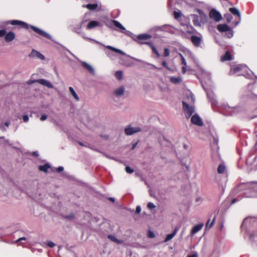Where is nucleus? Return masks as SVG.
Returning <instances> with one entry per match:
<instances>
[{
    "label": "nucleus",
    "mask_w": 257,
    "mask_h": 257,
    "mask_svg": "<svg viewBox=\"0 0 257 257\" xmlns=\"http://www.w3.org/2000/svg\"><path fill=\"white\" fill-rule=\"evenodd\" d=\"M9 23L14 26H18L20 28H25L26 29H28L30 28L35 33H37L39 35L47 38L54 42L52 37L50 35L38 27L29 25L24 22L19 20H12L10 21Z\"/></svg>",
    "instance_id": "obj_1"
},
{
    "label": "nucleus",
    "mask_w": 257,
    "mask_h": 257,
    "mask_svg": "<svg viewBox=\"0 0 257 257\" xmlns=\"http://www.w3.org/2000/svg\"><path fill=\"white\" fill-rule=\"evenodd\" d=\"M239 190H244L246 197H255L257 196V182H249L241 183L238 186Z\"/></svg>",
    "instance_id": "obj_2"
},
{
    "label": "nucleus",
    "mask_w": 257,
    "mask_h": 257,
    "mask_svg": "<svg viewBox=\"0 0 257 257\" xmlns=\"http://www.w3.org/2000/svg\"><path fill=\"white\" fill-rule=\"evenodd\" d=\"M248 68L244 64H238L231 63L230 64V75L236 74L240 76L242 75L247 78H250L251 74L248 72Z\"/></svg>",
    "instance_id": "obj_3"
},
{
    "label": "nucleus",
    "mask_w": 257,
    "mask_h": 257,
    "mask_svg": "<svg viewBox=\"0 0 257 257\" xmlns=\"http://www.w3.org/2000/svg\"><path fill=\"white\" fill-rule=\"evenodd\" d=\"M80 35V36L82 37V38H83L85 40H89L90 41H92V42H94L97 44H100V45H101L104 47H105L107 49H109L110 50L112 51V52H114L116 53H118V54H119L121 55H123V56H125L126 57H130L134 60H135L136 61H137L138 62H142V60H140V59H138L137 58H135L134 57H131V56L128 55H127L123 51H121V50L120 49H117L116 48H114L112 46H109V45H107V46H105L104 45H103L102 44H101L100 42L94 40V39H91V38H88L86 36V35H85V33L83 32L82 31H81V33L79 34Z\"/></svg>",
    "instance_id": "obj_4"
},
{
    "label": "nucleus",
    "mask_w": 257,
    "mask_h": 257,
    "mask_svg": "<svg viewBox=\"0 0 257 257\" xmlns=\"http://www.w3.org/2000/svg\"><path fill=\"white\" fill-rule=\"evenodd\" d=\"M217 28L220 32H225V36L228 38H231L233 36V30L226 24H219Z\"/></svg>",
    "instance_id": "obj_5"
},
{
    "label": "nucleus",
    "mask_w": 257,
    "mask_h": 257,
    "mask_svg": "<svg viewBox=\"0 0 257 257\" xmlns=\"http://www.w3.org/2000/svg\"><path fill=\"white\" fill-rule=\"evenodd\" d=\"M202 86L204 88V90L206 92L207 96L210 101L211 104L213 106H216L217 104V101L216 98L215 96L214 95L213 92L208 89L207 87L205 86L204 84L202 83Z\"/></svg>",
    "instance_id": "obj_6"
},
{
    "label": "nucleus",
    "mask_w": 257,
    "mask_h": 257,
    "mask_svg": "<svg viewBox=\"0 0 257 257\" xmlns=\"http://www.w3.org/2000/svg\"><path fill=\"white\" fill-rule=\"evenodd\" d=\"M221 107L228 113V115H230L235 114L240 110L238 107L230 106L226 103L222 104Z\"/></svg>",
    "instance_id": "obj_7"
},
{
    "label": "nucleus",
    "mask_w": 257,
    "mask_h": 257,
    "mask_svg": "<svg viewBox=\"0 0 257 257\" xmlns=\"http://www.w3.org/2000/svg\"><path fill=\"white\" fill-rule=\"evenodd\" d=\"M152 37L151 35L145 33L136 35L135 37L134 38V40L141 44H145L146 41L150 39Z\"/></svg>",
    "instance_id": "obj_8"
},
{
    "label": "nucleus",
    "mask_w": 257,
    "mask_h": 257,
    "mask_svg": "<svg viewBox=\"0 0 257 257\" xmlns=\"http://www.w3.org/2000/svg\"><path fill=\"white\" fill-rule=\"evenodd\" d=\"M183 109L185 113L187 118H189L194 112V108L192 106H189L186 102L183 101Z\"/></svg>",
    "instance_id": "obj_9"
},
{
    "label": "nucleus",
    "mask_w": 257,
    "mask_h": 257,
    "mask_svg": "<svg viewBox=\"0 0 257 257\" xmlns=\"http://www.w3.org/2000/svg\"><path fill=\"white\" fill-rule=\"evenodd\" d=\"M191 55H192V54L189 51H187L185 52V56H184L182 54H179V56L181 58V63L182 65H183V66L182 67V73L184 74L187 71V69H186L187 62L186 61L185 57L191 56Z\"/></svg>",
    "instance_id": "obj_10"
},
{
    "label": "nucleus",
    "mask_w": 257,
    "mask_h": 257,
    "mask_svg": "<svg viewBox=\"0 0 257 257\" xmlns=\"http://www.w3.org/2000/svg\"><path fill=\"white\" fill-rule=\"evenodd\" d=\"M209 17L216 22H219L222 18L221 14L215 9H212L209 13Z\"/></svg>",
    "instance_id": "obj_11"
},
{
    "label": "nucleus",
    "mask_w": 257,
    "mask_h": 257,
    "mask_svg": "<svg viewBox=\"0 0 257 257\" xmlns=\"http://www.w3.org/2000/svg\"><path fill=\"white\" fill-rule=\"evenodd\" d=\"M140 131H141V128L140 127H133L131 126H128L124 129L125 134L127 136L132 135Z\"/></svg>",
    "instance_id": "obj_12"
},
{
    "label": "nucleus",
    "mask_w": 257,
    "mask_h": 257,
    "mask_svg": "<svg viewBox=\"0 0 257 257\" xmlns=\"http://www.w3.org/2000/svg\"><path fill=\"white\" fill-rule=\"evenodd\" d=\"M105 24L109 28H111L113 26H114L120 30H124V27L119 22L116 20H109Z\"/></svg>",
    "instance_id": "obj_13"
},
{
    "label": "nucleus",
    "mask_w": 257,
    "mask_h": 257,
    "mask_svg": "<svg viewBox=\"0 0 257 257\" xmlns=\"http://www.w3.org/2000/svg\"><path fill=\"white\" fill-rule=\"evenodd\" d=\"M125 88L124 86H121L118 88L115 89L113 92V95L119 98L123 96L124 93Z\"/></svg>",
    "instance_id": "obj_14"
},
{
    "label": "nucleus",
    "mask_w": 257,
    "mask_h": 257,
    "mask_svg": "<svg viewBox=\"0 0 257 257\" xmlns=\"http://www.w3.org/2000/svg\"><path fill=\"white\" fill-rule=\"evenodd\" d=\"M191 121L193 124L200 126H202L203 124L201 118L197 114L193 115L191 118Z\"/></svg>",
    "instance_id": "obj_15"
},
{
    "label": "nucleus",
    "mask_w": 257,
    "mask_h": 257,
    "mask_svg": "<svg viewBox=\"0 0 257 257\" xmlns=\"http://www.w3.org/2000/svg\"><path fill=\"white\" fill-rule=\"evenodd\" d=\"M229 11L232 15H236L238 17V20L235 23V26H237L240 23L241 20V15L239 10L235 8H230L229 9Z\"/></svg>",
    "instance_id": "obj_16"
},
{
    "label": "nucleus",
    "mask_w": 257,
    "mask_h": 257,
    "mask_svg": "<svg viewBox=\"0 0 257 257\" xmlns=\"http://www.w3.org/2000/svg\"><path fill=\"white\" fill-rule=\"evenodd\" d=\"M202 37L201 34L199 36H192L191 37V40L194 46L198 47L200 45L202 41Z\"/></svg>",
    "instance_id": "obj_17"
},
{
    "label": "nucleus",
    "mask_w": 257,
    "mask_h": 257,
    "mask_svg": "<svg viewBox=\"0 0 257 257\" xmlns=\"http://www.w3.org/2000/svg\"><path fill=\"white\" fill-rule=\"evenodd\" d=\"M29 56L31 58L37 57L42 60L45 59V57L42 54L34 49L32 50L31 52L29 55Z\"/></svg>",
    "instance_id": "obj_18"
},
{
    "label": "nucleus",
    "mask_w": 257,
    "mask_h": 257,
    "mask_svg": "<svg viewBox=\"0 0 257 257\" xmlns=\"http://www.w3.org/2000/svg\"><path fill=\"white\" fill-rule=\"evenodd\" d=\"M196 11L199 15L200 19L202 24H205L207 22V16L200 9H197Z\"/></svg>",
    "instance_id": "obj_19"
},
{
    "label": "nucleus",
    "mask_w": 257,
    "mask_h": 257,
    "mask_svg": "<svg viewBox=\"0 0 257 257\" xmlns=\"http://www.w3.org/2000/svg\"><path fill=\"white\" fill-rule=\"evenodd\" d=\"M37 83L49 88H53L54 87L53 84L50 82L44 79H37Z\"/></svg>",
    "instance_id": "obj_20"
},
{
    "label": "nucleus",
    "mask_w": 257,
    "mask_h": 257,
    "mask_svg": "<svg viewBox=\"0 0 257 257\" xmlns=\"http://www.w3.org/2000/svg\"><path fill=\"white\" fill-rule=\"evenodd\" d=\"M82 66L86 68L92 75L95 74V70L93 67L84 61H80Z\"/></svg>",
    "instance_id": "obj_21"
},
{
    "label": "nucleus",
    "mask_w": 257,
    "mask_h": 257,
    "mask_svg": "<svg viewBox=\"0 0 257 257\" xmlns=\"http://www.w3.org/2000/svg\"><path fill=\"white\" fill-rule=\"evenodd\" d=\"M191 16L193 18V23L195 26L201 27L202 23L199 19V17L197 15H191Z\"/></svg>",
    "instance_id": "obj_22"
},
{
    "label": "nucleus",
    "mask_w": 257,
    "mask_h": 257,
    "mask_svg": "<svg viewBox=\"0 0 257 257\" xmlns=\"http://www.w3.org/2000/svg\"><path fill=\"white\" fill-rule=\"evenodd\" d=\"M204 224L201 223L194 226L191 230V234L193 235L198 231H199L203 227Z\"/></svg>",
    "instance_id": "obj_23"
},
{
    "label": "nucleus",
    "mask_w": 257,
    "mask_h": 257,
    "mask_svg": "<svg viewBox=\"0 0 257 257\" xmlns=\"http://www.w3.org/2000/svg\"><path fill=\"white\" fill-rule=\"evenodd\" d=\"M15 34L14 32H10L5 34V39L6 42H10L12 41L15 38Z\"/></svg>",
    "instance_id": "obj_24"
},
{
    "label": "nucleus",
    "mask_w": 257,
    "mask_h": 257,
    "mask_svg": "<svg viewBox=\"0 0 257 257\" xmlns=\"http://www.w3.org/2000/svg\"><path fill=\"white\" fill-rule=\"evenodd\" d=\"M71 30L77 34H80L81 31H82V24H79L76 25H74L71 26Z\"/></svg>",
    "instance_id": "obj_25"
},
{
    "label": "nucleus",
    "mask_w": 257,
    "mask_h": 257,
    "mask_svg": "<svg viewBox=\"0 0 257 257\" xmlns=\"http://www.w3.org/2000/svg\"><path fill=\"white\" fill-rule=\"evenodd\" d=\"M171 27V26L169 25H164L161 26H155L151 29V31H154V32L163 31L164 28H165L167 27Z\"/></svg>",
    "instance_id": "obj_26"
},
{
    "label": "nucleus",
    "mask_w": 257,
    "mask_h": 257,
    "mask_svg": "<svg viewBox=\"0 0 257 257\" xmlns=\"http://www.w3.org/2000/svg\"><path fill=\"white\" fill-rule=\"evenodd\" d=\"M220 59L222 62L231 60H232V56L228 51H226L224 55L221 57Z\"/></svg>",
    "instance_id": "obj_27"
},
{
    "label": "nucleus",
    "mask_w": 257,
    "mask_h": 257,
    "mask_svg": "<svg viewBox=\"0 0 257 257\" xmlns=\"http://www.w3.org/2000/svg\"><path fill=\"white\" fill-rule=\"evenodd\" d=\"M99 23L96 21H90L87 26V29L88 30L92 29L96 26H98Z\"/></svg>",
    "instance_id": "obj_28"
},
{
    "label": "nucleus",
    "mask_w": 257,
    "mask_h": 257,
    "mask_svg": "<svg viewBox=\"0 0 257 257\" xmlns=\"http://www.w3.org/2000/svg\"><path fill=\"white\" fill-rule=\"evenodd\" d=\"M108 238L111 241L115 242L117 244L121 243L123 241L122 240H119L116 237L113 235H108L107 236Z\"/></svg>",
    "instance_id": "obj_29"
},
{
    "label": "nucleus",
    "mask_w": 257,
    "mask_h": 257,
    "mask_svg": "<svg viewBox=\"0 0 257 257\" xmlns=\"http://www.w3.org/2000/svg\"><path fill=\"white\" fill-rule=\"evenodd\" d=\"M217 172L219 174H224L226 172V167L223 164L219 165L217 168Z\"/></svg>",
    "instance_id": "obj_30"
},
{
    "label": "nucleus",
    "mask_w": 257,
    "mask_h": 257,
    "mask_svg": "<svg viewBox=\"0 0 257 257\" xmlns=\"http://www.w3.org/2000/svg\"><path fill=\"white\" fill-rule=\"evenodd\" d=\"M50 168V165L48 164H46L44 165L39 166V169L42 172L46 173L48 171V169Z\"/></svg>",
    "instance_id": "obj_31"
},
{
    "label": "nucleus",
    "mask_w": 257,
    "mask_h": 257,
    "mask_svg": "<svg viewBox=\"0 0 257 257\" xmlns=\"http://www.w3.org/2000/svg\"><path fill=\"white\" fill-rule=\"evenodd\" d=\"M120 32L122 33H124L125 34V35H126L127 36H128L129 37H130L131 38H132L133 40H134V38L135 37L136 35H134L133 33H132L131 32L129 31H127L125 30V29L124 28V30H121Z\"/></svg>",
    "instance_id": "obj_32"
},
{
    "label": "nucleus",
    "mask_w": 257,
    "mask_h": 257,
    "mask_svg": "<svg viewBox=\"0 0 257 257\" xmlns=\"http://www.w3.org/2000/svg\"><path fill=\"white\" fill-rule=\"evenodd\" d=\"M83 7H86L87 9H88L89 10H94L96 9L98 5L96 4H87L86 6H83Z\"/></svg>",
    "instance_id": "obj_33"
},
{
    "label": "nucleus",
    "mask_w": 257,
    "mask_h": 257,
    "mask_svg": "<svg viewBox=\"0 0 257 257\" xmlns=\"http://www.w3.org/2000/svg\"><path fill=\"white\" fill-rule=\"evenodd\" d=\"M171 81L174 84H178L181 82L182 79L180 77H172L171 78Z\"/></svg>",
    "instance_id": "obj_34"
},
{
    "label": "nucleus",
    "mask_w": 257,
    "mask_h": 257,
    "mask_svg": "<svg viewBox=\"0 0 257 257\" xmlns=\"http://www.w3.org/2000/svg\"><path fill=\"white\" fill-rule=\"evenodd\" d=\"M69 91L71 92L72 96L77 100H79V97L75 91L74 89L72 87H69Z\"/></svg>",
    "instance_id": "obj_35"
},
{
    "label": "nucleus",
    "mask_w": 257,
    "mask_h": 257,
    "mask_svg": "<svg viewBox=\"0 0 257 257\" xmlns=\"http://www.w3.org/2000/svg\"><path fill=\"white\" fill-rule=\"evenodd\" d=\"M224 17L226 19V21L228 23H230L232 20V16L231 14L227 13L224 15Z\"/></svg>",
    "instance_id": "obj_36"
},
{
    "label": "nucleus",
    "mask_w": 257,
    "mask_h": 257,
    "mask_svg": "<svg viewBox=\"0 0 257 257\" xmlns=\"http://www.w3.org/2000/svg\"><path fill=\"white\" fill-rule=\"evenodd\" d=\"M115 76L118 80H121L122 78V72L121 71H117L115 73Z\"/></svg>",
    "instance_id": "obj_37"
},
{
    "label": "nucleus",
    "mask_w": 257,
    "mask_h": 257,
    "mask_svg": "<svg viewBox=\"0 0 257 257\" xmlns=\"http://www.w3.org/2000/svg\"><path fill=\"white\" fill-rule=\"evenodd\" d=\"M215 220V217H214L213 220L210 223V220H208L206 224V229H210L214 224Z\"/></svg>",
    "instance_id": "obj_38"
},
{
    "label": "nucleus",
    "mask_w": 257,
    "mask_h": 257,
    "mask_svg": "<svg viewBox=\"0 0 257 257\" xmlns=\"http://www.w3.org/2000/svg\"><path fill=\"white\" fill-rule=\"evenodd\" d=\"M174 236L175 235L173 234V233L168 234L164 240V242H166L170 240L174 237Z\"/></svg>",
    "instance_id": "obj_39"
},
{
    "label": "nucleus",
    "mask_w": 257,
    "mask_h": 257,
    "mask_svg": "<svg viewBox=\"0 0 257 257\" xmlns=\"http://www.w3.org/2000/svg\"><path fill=\"white\" fill-rule=\"evenodd\" d=\"M247 97L250 99L257 100V95L251 92H250L249 94H247Z\"/></svg>",
    "instance_id": "obj_40"
},
{
    "label": "nucleus",
    "mask_w": 257,
    "mask_h": 257,
    "mask_svg": "<svg viewBox=\"0 0 257 257\" xmlns=\"http://www.w3.org/2000/svg\"><path fill=\"white\" fill-rule=\"evenodd\" d=\"M181 13L180 11H179V12L174 11V17L175 19H178L179 18H180L181 17Z\"/></svg>",
    "instance_id": "obj_41"
},
{
    "label": "nucleus",
    "mask_w": 257,
    "mask_h": 257,
    "mask_svg": "<svg viewBox=\"0 0 257 257\" xmlns=\"http://www.w3.org/2000/svg\"><path fill=\"white\" fill-rule=\"evenodd\" d=\"M148 208L150 209H153L156 207L155 205L152 202H149L147 205Z\"/></svg>",
    "instance_id": "obj_42"
},
{
    "label": "nucleus",
    "mask_w": 257,
    "mask_h": 257,
    "mask_svg": "<svg viewBox=\"0 0 257 257\" xmlns=\"http://www.w3.org/2000/svg\"><path fill=\"white\" fill-rule=\"evenodd\" d=\"M163 55L164 57H168L170 55V51L168 48H165L164 49V52Z\"/></svg>",
    "instance_id": "obj_43"
},
{
    "label": "nucleus",
    "mask_w": 257,
    "mask_h": 257,
    "mask_svg": "<svg viewBox=\"0 0 257 257\" xmlns=\"http://www.w3.org/2000/svg\"><path fill=\"white\" fill-rule=\"evenodd\" d=\"M125 171L127 173L131 174L134 172V169L130 168L129 166H126L125 167Z\"/></svg>",
    "instance_id": "obj_44"
},
{
    "label": "nucleus",
    "mask_w": 257,
    "mask_h": 257,
    "mask_svg": "<svg viewBox=\"0 0 257 257\" xmlns=\"http://www.w3.org/2000/svg\"><path fill=\"white\" fill-rule=\"evenodd\" d=\"M151 49H152V51L157 55V56L158 57L160 56V53H159V52L158 51L157 49H156V48L155 47V46L154 47H153Z\"/></svg>",
    "instance_id": "obj_45"
},
{
    "label": "nucleus",
    "mask_w": 257,
    "mask_h": 257,
    "mask_svg": "<svg viewBox=\"0 0 257 257\" xmlns=\"http://www.w3.org/2000/svg\"><path fill=\"white\" fill-rule=\"evenodd\" d=\"M250 219L248 217H247V218H245L243 221V222L242 223V225H241V227L242 228L244 226H245L246 225V224L247 223V221Z\"/></svg>",
    "instance_id": "obj_46"
},
{
    "label": "nucleus",
    "mask_w": 257,
    "mask_h": 257,
    "mask_svg": "<svg viewBox=\"0 0 257 257\" xmlns=\"http://www.w3.org/2000/svg\"><path fill=\"white\" fill-rule=\"evenodd\" d=\"M26 238L25 237H20L19 239H18L17 240L15 241V243H18L19 242H21L23 240H26Z\"/></svg>",
    "instance_id": "obj_47"
},
{
    "label": "nucleus",
    "mask_w": 257,
    "mask_h": 257,
    "mask_svg": "<svg viewBox=\"0 0 257 257\" xmlns=\"http://www.w3.org/2000/svg\"><path fill=\"white\" fill-rule=\"evenodd\" d=\"M47 245L50 247H53L55 245V244L51 241H48L47 242Z\"/></svg>",
    "instance_id": "obj_48"
},
{
    "label": "nucleus",
    "mask_w": 257,
    "mask_h": 257,
    "mask_svg": "<svg viewBox=\"0 0 257 257\" xmlns=\"http://www.w3.org/2000/svg\"><path fill=\"white\" fill-rule=\"evenodd\" d=\"M23 121L25 122H27L29 121V118L28 115H24L23 116Z\"/></svg>",
    "instance_id": "obj_49"
},
{
    "label": "nucleus",
    "mask_w": 257,
    "mask_h": 257,
    "mask_svg": "<svg viewBox=\"0 0 257 257\" xmlns=\"http://www.w3.org/2000/svg\"><path fill=\"white\" fill-rule=\"evenodd\" d=\"M37 83V79L36 80H29L28 81H27V83L28 84H32L33 83Z\"/></svg>",
    "instance_id": "obj_50"
},
{
    "label": "nucleus",
    "mask_w": 257,
    "mask_h": 257,
    "mask_svg": "<svg viewBox=\"0 0 257 257\" xmlns=\"http://www.w3.org/2000/svg\"><path fill=\"white\" fill-rule=\"evenodd\" d=\"M6 31L5 30H0V37H3L5 35Z\"/></svg>",
    "instance_id": "obj_51"
},
{
    "label": "nucleus",
    "mask_w": 257,
    "mask_h": 257,
    "mask_svg": "<svg viewBox=\"0 0 257 257\" xmlns=\"http://www.w3.org/2000/svg\"><path fill=\"white\" fill-rule=\"evenodd\" d=\"M187 257H198L197 252H194L193 254L188 255Z\"/></svg>",
    "instance_id": "obj_52"
},
{
    "label": "nucleus",
    "mask_w": 257,
    "mask_h": 257,
    "mask_svg": "<svg viewBox=\"0 0 257 257\" xmlns=\"http://www.w3.org/2000/svg\"><path fill=\"white\" fill-rule=\"evenodd\" d=\"M148 236L150 238H153L155 237V234L153 232L149 231L148 233Z\"/></svg>",
    "instance_id": "obj_53"
},
{
    "label": "nucleus",
    "mask_w": 257,
    "mask_h": 257,
    "mask_svg": "<svg viewBox=\"0 0 257 257\" xmlns=\"http://www.w3.org/2000/svg\"><path fill=\"white\" fill-rule=\"evenodd\" d=\"M141 211V207L140 206H138L136 208V212L137 214H139Z\"/></svg>",
    "instance_id": "obj_54"
},
{
    "label": "nucleus",
    "mask_w": 257,
    "mask_h": 257,
    "mask_svg": "<svg viewBox=\"0 0 257 257\" xmlns=\"http://www.w3.org/2000/svg\"><path fill=\"white\" fill-rule=\"evenodd\" d=\"M174 1L177 2H178V0H168V4L169 7H172V5L173 4Z\"/></svg>",
    "instance_id": "obj_55"
},
{
    "label": "nucleus",
    "mask_w": 257,
    "mask_h": 257,
    "mask_svg": "<svg viewBox=\"0 0 257 257\" xmlns=\"http://www.w3.org/2000/svg\"><path fill=\"white\" fill-rule=\"evenodd\" d=\"M162 65L164 67H165V68H166L168 70H170V68H169L168 67V64L165 61H163L162 62Z\"/></svg>",
    "instance_id": "obj_56"
},
{
    "label": "nucleus",
    "mask_w": 257,
    "mask_h": 257,
    "mask_svg": "<svg viewBox=\"0 0 257 257\" xmlns=\"http://www.w3.org/2000/svg\"><path fill=\"white\" fill-rule=\"evenodd\" d=\"M47 116L46 115L44 114L41 116V117H40V119L42 121H44L47 119Z\"/></svg>",
    "instance_id": "obj_57"
},
{
    "label": "nucleus",
    "mask_w": 257,
    "mask_h": 257,
    "mask_svg": "<svg viewBox=\"0 0 257 257\" xmlns=\"http://www.w3.org/2000/svg\"><path fill=\"white\" fill-rule=\"evenodd\" d=\"M63 170H64V168L63 167H59L58 168H57L56 169V171L58 172H61L63 171Z\"/></svg>",
    "instance_id": "obj_58"
},
{
    "label": "nucleus",
    "mask_w": 257,
    "mask_h": 257,
    "mask_svg": "<svg viewBox=\"0 0 257 257\" xmlns=\"http://www.w3.org/2000/svg\"><path fill=\"white\" fill-rule=\"evenodd\" d=\"M145 44H146V45H148V46H149L151 48L154 46V45L151 42H146V43H145Z\"/></svg>",
    "instance_id": "obj_59"
},
{
    "label": "nucleus",
    "mask_w": 257,
    "mask_h": 257,
    "mask_svg": "<svg viewBox=\"0 0 257 257\" xmlns=\"http://www.w3.org/2000/svg\"><path fill=\"white\" fill-rule=\"evenodd\" d=\"M32 155L35 157H38L39 156V153L38 152L35 151L32 153Z\"/></svg>",
    "instance_id": "obj_60"
},
{
    "label": "nucleus",
    "mask_w": 257,
    "mask_h": 257,
    "mask_svg": "<svg viewBox=\"0 0 257 257\" xmlns=\"http://www.w3.org/2000/svg\"><path fill=\"white\" fill-rule=\"evenodd\" d=\"M178 230V228L177 227H176V228L174 229V231H173V232H172V233H173V234H174L175 235L176 234V233H177V232Z\"/></svg>",
    "instance_id": "obj_61"
},
{
    "label": "nucleus",
    "mask_w": 257,
    "mask_h": 257,
    "mask_svg": "<svg viewBox=\"0 0 257 257\" xmlns=\"http://www.w3.org/2000/svg\"><path fill=\"white\" fill-rule=\"evenodd\" d=\"M106 54L107 55V56L108 57H109V58H112V54L111 53H110V52H107V53H106Z\"/></svg>",
    "instance_id": "obj_62"
},
{
    "label": "nucleus",
    "mask_w": 257,
    "mask_h": 257,
    "mask_svg": "<svg viewBox=\"0 0 257 257\" xmlns=\"http://www.w3.org/2000/svg\"><path fill=\"white\" fill-rule=\"evenodd\" d=\"M202 199L200 197H198V198H196V201L197 202H202Z\"/></svg>",
    "instance_id": "obj_63"
},
{
    "label": "nucleus",
    "mask_w": 257,
    "mask_h": 257,
    "mask_svg": "<svg viewBox=\"0 0 257 257\" xmlns=\"http://www.w3.org/2000/svg\"><path fill=\"white\" fill-rule=\"evenodd\" d=\"M190 98H191V101H192V102H194V101H195V98H194V96H193V95H192V94H191V95H190Z\"/></svg>",
    "instance_id": "obj_64"
}]
</instances>
